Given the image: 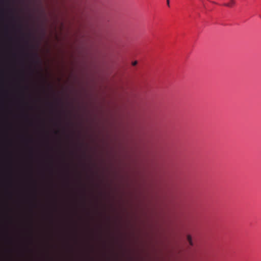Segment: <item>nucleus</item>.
I'll list each match as a JSON object with an SVG mask.
<instances>
[{
  "instance_id": "3",
  "label": "nucleus",
  "mask_w": 261,
  "mask_h": 261,
  "mask_svg": "<svg viewBox=\"0 0 261 261\" xmlns=\"http://www.w3.org/2000/svg\"><path fill=\"white\" fill-rule=\"evenodd\" d=\"M138 63V62L137 61H135L132 62V64L133 66H136Z\"/></svg>"
},
{
  "instance_id": "1",
  "label": "nucleus",
  "mask_w": 261,
  "mask_h": 261,
  "mask_svg": "<svg viewBox=\"0 0 261 261\" xmlns=\"http://www.w3.org/2000/svg\"><path fill=\"white\" fill-rule=\"evenodd\" d=\"M236 4V1L234 0H230L229 2L228 3H225L223 5L228 7H232Z\"/></svg>"
},
{
  "instance_id": "4",
  "label": "nucleus",
  "mask_w": 261,
  "mask_h": 261,
  "mask_svg": "<svg viewBox=\"0 0 261 261\" xmlns=\"http://www.w3.org/2000/svg\"><path fill=\"white\" fill-rule=\"evenodd\" d=\"M167 3L168 6H169V0L167 1Z\"/></svg>"
},
{
  "instance_id": "2",
  "label": "nucleus",
  "mask_w": 261,
  "mask_h": 261,
  "mask_svg": "<svg viewBox=\"0 0 261 261\" xmlns=\"http://www.w3.org/2000/svg\"><path fill=\"white\" fill-rule=\"evenodd\" d=\"M187 240L191 246H193L192 239L191 235L188 234L187 237Z\"/></svg>"
}]
</instances>
